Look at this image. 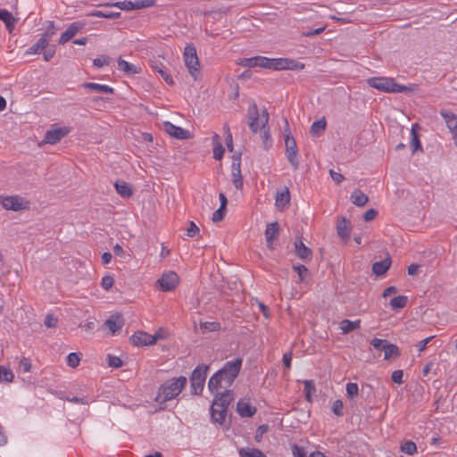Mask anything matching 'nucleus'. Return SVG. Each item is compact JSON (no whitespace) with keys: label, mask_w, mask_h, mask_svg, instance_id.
<instances>
[{"label":"nucleus","mask_w":457,"mask_h":457,"mask_svg":"<svg viewBox=\"0 0 457 457\" xmlns=\"http://www.w3.org/2000/svg\"><path fill=\"white\" fill-rule=\"evenodd\" d=\"M154 3H155L154 0H137V1L134 2V9L137 10V9H142V8H145V7H150V6H153L154 4Z\"/></svg>","instance_id":"48"},{"label":"nucleus","mask_w":457,"mask_h":457,"mask_svg":"<svg viewBox=\"0 0 457 457\" xmlns=\"http://www.w3.org/2000/svg\"><path fill=\"white\" fill-rule=\"evenodd\" d=\"M240 166L241 159L239 157H234L231 164V178L237 189H241L244 185Z\"/></svg>","instance_id":"15"},{"label":"nucleus","mask_w":457,"mask_h":457,"mask_svg":"<svg viewBox=\"0 0 457 457\" xmlns=\"http://www.w3.org/2000/svg\"><path fill=\"white\" fill-rule=\"evenodd\" d=\"M411 145L413 147V152H416L417 150L421 149V145H420V139H419L418 135L413 127L411 128Z\"/></svg>","instance_id":"47"},{"label":"nucleus","mask_w":457,"mask_h":457,"mask_svg":"<svg viewBox=\"0 0 457 457\" xmlns=\"http://www.w3.org/2000/svg\"><path fill=\"white\" fill-rule=\"evenodd\" d=\"M248 126L253 133H260L262 144L265 149H269L272 145L270 137V128L268 126L269 113L264 109L260 113L255 103H252L247 109Z\"/></svg>","instance_id":"2"},{"label":"nucleus","mask_w":457,"mask_h":457,"mask_svg":"<svg viewBox=\"0 0 457 457\" xmlns=\"http://www.w3.org/2000/svg\"><path fill=\"white\" fill-rule=\"evenodd\" d=\"M84 24L82 22H73L68 29L61 35L59 44L63 45L71 39L79 30L82 29Z\"/></svg>","instance_id":"17"},{"label":"nucleus","mask_w":457,"mask_h":457,"mask_svg":"<svg viewBox=\"0 0 457 457\" xmlns=\"http://www.w3.org/2000/svg\"><path fill=\"white\" fill-rule=\"evenodd\" d=\"M408 298L405 295L395 296L390 301V306L392 309H401L403 308L407 303Z\"/></svg>","instance_id":"38"},{"label":"nucleus","mask_w":457,"mask_h":457,"mask_svg":"<svg viewBox=\"0 0 457 457\" xmlns=\"http://www.w3.org/2000/svg\"><path fill=\"white\" fill-rule=\"evenodd\" d=\"M440 114L443 117L445 125L452 134L453 140L457 147V115L448 110H441Z\"/></svg>","instance_id":"12"},{"label":"nucleus","mask_w":457,"mask_h":457,"mask_svg":"<svg viewBox=\"0 0 457 457\" xmlns=\"http://www.w3.org/2000/svg\"><path fill=\"white\" fill-rule=\"evenodd\" d=\"M0 204L5 210L15 212L29 208V202L19 195L0 196Z\"/></svg>","instance_id":"8"},{"label":"nucleus","mask_w":457,"mask_h":457,"mask_svg":"<svg viewBox=\"0 0 457 457\" xmlns=\"http://www.w3.org/2000/svg\"><path fill=\"white\" fill-rule=\"evenodd\" d=\"M118 70L127 75H135L141 72V68L136 64L128 62L122 58L117 60Z\"/></svg>","instance_id":"19"},{"label":"nucleus","mask_w":457,"mask_h":457,"mask_svg":"<svg viewBox=\"0 0 457 457\" xmlns=\"http://www.w3.org/2000/svg\"><path fill=\"white\" fill-rule=\"evenodd\" d=\"M113 283H114L113 278L112 276L107 275V276L103 277L102 281H101V286L104 289L109 290L110 288L112 287Z\"/></svg>","instance_id":"49"},{"label":"nucleus","mask_w":457,"mask_h":457,"mask_svg":"<svg viewBox=\"0 0 457 457\" xmlns=\"http://www.w3.org/2000/svg\"><path fill=\"white\" fill-rule=\"evenodd\" d=\"M434 338V336H431V337H428L423 340H420V342H418L416 344V347L418 349V351L420 353L423 352L426 347H427V345Z\"/></svg>","instance_id":"57"},{"label":"nucleus","mask_w":457,"mask_h":457,"mask_svg":"<svg viewBox=\"0 0 457 457\" xmlns=\"http://www.w3.org/2000/svg\"><path fill=\"white\" fill-rule=\"evenodd\" d=\"M124 325L123 318L120 314H113L104 322V327H106L110 332L113 335Z\"/></svg>","instance_id":"18"},{"label":"nucleus","mask_w":457,"mask_h":457,"mask_svg":"<svg viewBox=\"0 0 457 457\" xmlns=\"http://www.w3.org/2000/svg\"><path fill=\"white\" fill-rule=\"evenodd\" d=\"M304 394L306 400L311 403L312 400V395L315 393V386L312 380H304Z\"/></svg>","instance_id":"39"},{"label":"nucleus","mask_w":457,"mask_h":457,"mask_svg":"<svg viewBox=\"0 0 457 457\" xmlns=\"http://www.w3.org/2000/svg\"><path fill=\"white\" fill-rule=\"evenodd\" d=\"M184 62L191 76L196 79L199 75V61L196 55L195 48L189 45L184 50Z\"/></svg>","instance_id":"7"},{"label":"nucleus","mask_w":457,"mask_h":457,"mask_svg":"<svg viewBox=\"0 0 457 457\" xmlns=\"http://www.w3.org/2000/svg\"><path fill=\"white\" fill-rule=\"evenodd\" d=\"M197 233H199L198 227L195 224V222L190 221L189 227L187 229V236L189 237H195Z\"/></svg>","instance_id":"58"},{"label":"nucleus","mask_w":457,"mask_h":457,"mask_svg":"<svg viewBox=\"0 0 457 457\" xmlns=\"http://www.w3.org/2000/svg\"><path fill=\"white\" fill-rule=\"evenodd\" d=\"M187 382V378L184 376L167 380L160 386L154 401L159 403H163L173 400L181 393Z\"/></svg>","instance_id":"5"},{"label":"nucleus","mask_w":457,"mask_h":457,"mask_svg":"<svg viewBox=\"0 0 457 457\" xmlns=\"http://www.w3.org/2000/svg\"><path fill=\"white\" fill-rule=\"evenodd\" d=\"M200 328L204 332H212L218 331L220 328V325L216 321H205L200 323Z\"/></svg>","instance_id":"40"},{"label":"nucleus","mask_w":457,"mask_h":457,"mask_svg":"<svg viewBox=\"0 0 457 457\" xmlns=\"http://www.w3.org/2000/svg\"><path fill=\"white\" fill-rule=\"evenodd\" d=\"M240 457H266L262 451L256 448H242L239 450Z\"/></svg>","instance_id":"35"},{"label":"nucleus","mask_w":457,"mask_h":457,"mask_svg":"<svg viewBox=\"0 0 457 457\" xmlns=\"http://www.w3.org/2000/svg\"><path fill=\"white\" fill-rule=\"evenodd\" d=\"M286 156L295 170L298 169L300 161L295 138L290 135L285 137Z\"/></svg>","instance_id":"10"},{"label":"nucleus","mask_w":457,"mask_h":457,"mask_svg":"<svg viewBox=\"0 0 457 457\" xmlns=\"http://www.w3.org/2000/svg\"><path fill=\"white\" fill-rule=\"evenodd\" d=\"M383 351H384L385 360L395 358L400 355L399 348L395 345L389 344L387 342H386V344H384Z\"/></svg>","instance_id":"32"},{"label":"nucleus","mask_w":457,"mask_h":457,"mask_svg":"<svg viewBox=\"0 0 457 457\" xmlns=\"http://www.w3.org/2000/svg\"><path fill=\"white\" fill-rule=\"evenodd\" d=\"M83 87L87 89H91L96 92L103 93V94H112L113 93V88L103 84L94 83V82H86L83 84Z\"/></svg>","instance_id":"30"},{"label":"nucleus","mask_w":457,"mask_h":457,"mask_svg":"<svg viewBox=\"0 0 457 457\" xmlns=\"http://www.w3.org/2000/svg\"><path fill=\"white\" fill-rule=\"evenodd\" d=\"M152 68L155 70L162 77V79L169 84L173 85V79L169 75V73L164 70L163 65L162 63H158L157 62H152Z\"/></svg>","instance_id":"33"},{"label":"nucleus","mask_w":457,"mask_h":457,"mask_svg":"<svg viewBox=\"0 0 457 457\" xmlns=\"http://www.w3.org/2000/svg\"><path fill=\"white\" fill-rule=\"evenodd\" d=\"M242 362L243 360L241 358L227 361L223 368L214 373L209 379V390L214 392L220 387L229 386L239 374Z\"/></svg>","instance_id":"3"},{"label":"nucleus","mask_w":457,"mask_h":457,"mask_svg":"<svg viewBox=\"0 0 457 457\" xmlns=\"http://www.w3.org/2000/svg\"><path fill=\"white\" fill-rule=\"evenodd\" d=\"M179 278L174 271L164 272L156 281L157 286L162 291L168 292L176 288L179 285Z\"/></svg>","instance_id":"11"},{"label":"nucleus","mask_w":457,"mask_h":457,"mask_svg":"<svg viewBox=\"0 0 457 457\" xmlns=\"http://www.w3.org/2000/svg\"><path fill=\"white\" fill-rule=\"evenodd\" d=\"M238 64L247 68H264L273 71H301L304 68V64L289 58H268L264 56H254L251 58H244L238 62Z\"/></svg>","instance_id":"1"},{"label":"nucleus","mask_w":457,"mask_h":457,"mask_svg":"<svg viewBox=\"0 0 457 457\" xmlns=\"http://www.w3.org/2000/svg\"><path fill=\"white\" fill-rule=\"evenodd\" d=\"M295 270L297 272L300 281L305 280V275L308 272V270L303 265H297L294 267Z\"/></svg>","instance_id":"53"},{"label":"nucleus","mask_w":457,"mask_h":457,"mask_svg":"<svg viewBox=\"0 0 457 457\" xmlns=\"http://www.w3.org/2000/svg\"><path fill=\"white\" fill-rule=\"evenodd\" d=\"M234 400V393L231 390H226L224 393L217 395L213 403H217L219 405L228 409L229 403Z\"/></svg>","instance_id":"26"},{"label":"nucleus","mask_w":457,"mask_h":457,"mask_svg":"<svg viewBox=\"0 0 457 457\" xmlns=\"http://www.w3.org/2000/svg\"><path fill=\"white\" fill-rule=\"evenodd\" d=\"M292 454L294 457H306L303 448H301L296 445H292Z\"/></svg>","instance_id":"59"},{"label":"nucleus","mask_w":457,"mask_h":457,"mask_svg":"<svg viewBox=\"0 0 457 457\" xmlns=\"http://www.w3.org/2000/svg\"><path fill=\"white\" fill-rule=\"evenodd\" d=\"M107 6H116L120 8V10H126V11H131L134 9V2L131 1H124V2H115L107 4Z\"/></svg>","instance_id":"44"},{"label":"nucleus","mask_w":457,"mask_h":457,"mask_svg":"<svg viewBox=\"0 0 457 457\" xmlns=\"http://www.w3.org/2000/svg\"><path fill=\"white\" fill-rule=\"evenodd\" d=\"M13 378L14 375L10 369L0 366V381L12 382Z\"/></svg>","instance_id":"42"},{"label":"nucleus","mask_w":457,"mask_h":457,"mask_svg":"<svg viewBox=\"0 0 457 457\" xmlns=\"http://www.w3.org/2000/svg\"><path fill=\"white\" fill-rule=\"evenodd\" d=\"M224 131L226 134V145L229 151L233 150V144H232V135L230 133L229 128L228 125L224 126Z\"/></svg>","instance_id":"56"},{"label":"nucleus","mask_w":457,"mask_h":457,"mask_svg":"<svg viewBox=\"0 0 457 457\" xmlns=\"http://www.w3.org/2000/svg\"><path fill=\"white\" fill-rule=\"evenodd\" d=\"M224 210L225 209H221L220 207L216 210L213 213H212V221L213 222H218V221H220L223 218H224Z\"/></svg>","instance_id":"60"},{"label":"nucleus","mask_w":457,"mask_h":457,"mask_svg":"<svg viewBox=\"0 0 457 457\" xmlns=\"http://www.w3.org/2000/svg\"><path fill=\"white\" fill-rule=\"evenodd\" d=\"M401 451L408 455H413L417 452V446L412 441H406L401 445Z\"/></svg>","instance_id":"43"},{"label":"nucleus","mask_w":457,"mask_h":457,"mask_svg":"<svg viewBox=\"0 0 457 457\" xmlns=\"http://www.w3.org/2000/svg\"><path fill=\"white\" fill-rule=\"evenodd\" d=\"M227 409L212 402L211 406L212 420L216 423L222 424L225 421Z\"/></svg>","instance_id":"21"},{"label":"nucleus","mask_w":457,"mask_h":457,"mask_svg":"<svg viewBox=\"0 0 457 457\" xmlns=\"http://www.w3.org/2000/svg\"><path fill=\"white\" fill-rule=\"evenodd\" d=\"M326 129V120L325 119H321L320 120L314 121L311 127V133L314 136H320L324 132Z\"/></svg>","instance_id":"36"},{"label":"nucleus","mask_w":457,"mask_h":457,"mask_svg":"<svg viewBox=\"0 0 457 457\" xmlns=\"http://www.w3.org/2000/svg\"><path fill=\"white\" fill-rule=\"evenodd\" d=\"M359 387L356 383L346 384V394L349 398H354L358 395Z\"/></svg>","instance_id":"46"},{"label":"nucleus","mask_w":457,"mask_h":457,"mask_svg":"<svg viewBox=\"0 0 457 457\" xmlns=\"http://www.w3.org/2000/svg\"><path fill=\"white\" fill-rule=\"evenodd\" d=\"M366 82L370 87L385 93H409L415 91L417 88L414 84L408 86L398 84L395 79L390 77H372L368 79Z\"/></svg>","instance_id":"4"},{"label":"nucleus","mask_w":457,"mask_h":457,"mask_svg":"<svg viewBox=\"0 0 457 457\" xmlns=\"http://www.w3.org/2000/svg\"><path fill=\"white\" fill-rule=\"evenodd\" d=\"M130 341L132 345L136 346H146L154 345V338L152 337V335L144 331H137L134 333L130 337Z\"/></svg>","instance_id":"16"},{"label":"nucleus","mask_w":457,"mask_h":457,"mask_svg":"<svg viewBox=\"0 0 457 457\" xmlns=\"http://www.w3.org/2000/svg\"><path fill=\"white\" fill-rule=\"evenodd\" d=\"M378 212L374 209L368 210L363 216L365 221H370L376 218Z\"/></svg>","instance_id":"61"},{"label":"nucleus","mask_w":457,"mask_h":457,"mask_svg":"<svg viewBox=\"0 0 457 457\" xmlns=\"http://www.w3.org/2000/svg\"><path fill=\"white\" fill-rule=\"evenodd\" d=\"M162 129L167 134L177 139H187L190 137V132L188 130L176 126L170 121H164L162 123Z\"/></svg>","instance_id":"14"},{"label":"nucleus","mask_w":457,"mask_h":457,"mask_svg":"<svg viewBox=\"0 0 457 457\" xmlns=\"http://www.w3.org/2000/svg\"><path fill=\"white\" fill-rule=\"evenodd\" d=\"M361 327V320H357L354 321H352L350 320H343L340 322V329L342 331V334L345 335L350 333L351 331H353L355 329L360 328Z\"/></svg>","instance_id":"28"},{"label":"nucleus","mask_w":457,"mask_h":457,"mask_svg":"<svg viewBox=\"0 0 457 457\" xmlns=\"http://www.w3.org/2000/svg\"><path fill=\"white\" fill-rule=\"evenodd\" d=\"M117 193L125 198H128L132 195V188L125 181H117L114 185Z\"/></svg>","instance_id":"31"},{"label":"nucleus","mask_w":457,"mask_h":457,"mask_svg":"<svg viewBox=\"0 0 457 457\" xmlns=\"http://www.w3.org/2000/svg\"><path fill=\"white\" fill-rule=\"evenodd\" d=\"M167 337L166 330L162 328H160L154 335H152V337L154 338V344L159 339H164Z\"/></svg>","instance_id":"62"},{"label":"nucleus","mask_w":457,"mask_h":457,"mask_svg":"<svg viewBox=\"0 0 457 457\" xmlns=\"http://www.w3.org/2000/svg\"><path fill=\"white\" fill-rule=\"evenodd\" d=\"M93 16L100 17V18H107V19H114L119 18L120 16V12H102L96 11L92 13Z\"/></svg>","instance_id":"45"},{"label":"nucleus","mask_w":457,"mask_h":457,"mask_svg":"<svg viewBox=\"0 0 457 457\" xmlns=\"http://www.w3.org/2000/svg\"><path fill=\"white\" fill-rule=\"evenodd\" d=\"M54 33V23L51 22L50 28L47 29L42 37L26 51L25 54L31 55L40 54L47 47L49 41L52 39Z\"/></svg>","instance_id":"9"},{"label":"nucleus","mask_w":457,"mask_h":457,"mask_svg":"<svg viewBox=\"0 0 457 457\" xmlns=\"http://www.w3.org/2000/svg\"><path fill=\"white\" fill-rule=\"evenodd\" d=\"M237 411L241 417H252L255 411V407H253L250 404L249 400L247 399H241L238 401L237 405Z\"/></svg>","instance_id":"22"},{"label":"nucleus","mask_w":457,"mask_h":457,"mask_svg":"<svg viewBox=\"0 0 457 457\" xmlns=\"http://www.w3.org/2000/svg\"><path fill=\"white\" fill-rule=\"evenodd\" d=\"M71 132V129L68 127H55L48 130L46 135L44 141L46 144H56L65 136Z\"/></svg>","instance_id":"13"},{"label":"nucleus","mask_w":457,"mask_h":457,"mask_svg":"<svg viewBox=\"0 0 457 457\" xmlns=\"http://www.w3.org/2000/svg\"><path fill=\"white\" fill-rule=\"evenodd\" d=\"M295 253L300 259L303 261H309L312 256V250L307 247L301 240L295 242Z\"/></svg>","instance_id":"23"},{"label":"nucleus","mask_w":457,"mask_h":457,"mask_svg":"<svg viewBox=\"0 0 457 457\" xmlns=\"http://www.w3.org/2000/svg\"><path fill=\"white\" fill-rule=\"evenodd\" d=\"M351 200L354 205L362 207L368 203L369 197L360 189H355L351 195Z\"/></svg>","instance_id":"29"},{"label":"nucleus","mask_w":457,"mask_h":457,"mask_svg":"<svg viewBox=\"0 0 457 457\" xmlns=\"http://www.w3.org/2000/svg\"><path fill=\"white\" fill-rule=\"evenodd\" d=\"M337 230L338 236L343 239L346 240L349 238V228L347 227L346 220L343 218L337 222Z\"/></svg>","instance_id":"34"},{"label":"nucleus","mask_w":457,"mask_h":457,"mask_svg":"<svg viewBox=\"0 0 457 457\" xmlns=\"http://www.w3.org/2000/svg\"><path fill=\"white\" fill-rule=\"evenodd\" d=\"M208 369L207 365H199L193 370L190 378L192 394L200 395L202 393Z\"/></svg>","instance_id":"6"},{"label":"nucleus","mask_w":457,"mask_h":457,"mask_svg":"<svg viewBox=\"0 0 457 457\" xmlns=\"http://www.w3.org/2000/svg\"><path fill=\"white\" fill-rule=\"evenodd\" d=\"M278 228H279L278 223L272 222V223L269 224L265 229V237H266L267 246L270 249L273 248L272 241L278 236Z\"/></svg>","instance_id":"25"},{"label":"nucleus","mask_w":457,"mask_h":457,"mask_svg":"<svg viewBox=\"0 0 457 457\" xmlns=\"http://www.w3.org/2000/svg\"><path fill=\"white\" fill-rule=\"evenodd\" d=\"M108 365L112 368H120L122 366V361L120 357L108 355Z\"/></svg>","instance_id":"50"},{"label":"nucleus","mask_w":457,"mask_h":457,"mask_svg":"<svg viewBox=\"0 0 457 457\" xmlns=\"http://www.w3.org/2000/svg\"><path fill=\"white\" fill-rule=\"evenodd\" d=\"M81 360V354L79 353H71L68 354L66 361L67 365L71 368H76L79 366V361Z\"/></svg>","instance_id":"41"},{"label":"nucleus","mask_w":457,"mask_h":457,"mask_svg":"<svg viewBox=\"0 0 457 457\" xmlns=\"http://www.w3.org/2000/svg\"><path fill=\"white\" fill-rule=\"evenodd\" d=\"M268 430V426L266 425H261L258 427L256 435H255V440L259 442L261 440V437L264 433H266Z\"/></svg>","instance_id":"63"},{"label":"nucleus","mask_w":457,"mask_h":457,"mask_svg":"<svg viewBox=\"0 0 457 457\" xmlns=\"http://www.w3.org/2000/svg\"><path fill=\"white\" fill-rule=\"evenodd\" d=\"M332 179L337 183L340 184L344 180V176L341 173L336 172L333 170H329Z\"/></svg>","instance_id":"64"},{"label":"nucleus","mask_w":457,"mask_h":457,"mask_svg":"<svg viewBox=\"0 0 457 457\" xmlns=\"http://www.w3.org/2000/svg\"><path fill=\"white\" fill-rule=\"evenodd\" d=\"M220 137L215 134L213 137V140L215 141V145L213 147V157L216 160H220L223 157L225 149L222 145L219 142Z\"/></svg>","instance_id":"37"},{"label":"nucleus","mask_w":457,"mask_h":457,"mask_svg":"<svg viewBox=\"0 0 457 457\" xmlns=\"http://www.w3.org/2000/svg\"><path fill=\"white\" fill-rule=\"evenodd\" d=\"M58 320L51 314L46 315L44 324L47 328H55L57 326Z\"/></svg>","instance_id":"54"},{"label":"nucleus","mask_w":457,"mask_h":457,"mask_svg":"<svg viewBox=\"0 0 457 457\" xmlns=\"http://www.w3.org/2000/svg\"><path fill=\"white\" fill-rule=\"evenodd\" d=\"M110 63V58L107 56H101L93 60V64L96 67H103L104 65H108Z\"/></svg>","instance_id":"52"},{"label":"nucleus","mask_w":457,"mask_h":457,"mask_svg":"<svg viewBox=\"0 0 457 457\" xmlns=\"http://www.w3.org/2000/svg\"><path fill=\"white\" fill-rule=\"evenodd\" d=\"M333 411L337 416L343 415V402L341 400H336L332 406Z\"/></svg>","instance_id":"55"},{"label":"nucleus","mask_w":457,"mask_h":457,"mask_svg":"<svg viewBox=\"0 0 457 457\" xmlns=\"http://www.w3.org/2000/svg\"><path fill=\"white\" fill-rule=\"evenodd\" d=\"M0 20L4 22L7 29L12 32L16 24V19L7 10H0Z\"/></svg>","instance_id":"27"},{"label":"nucleus","mask_w":457,"mask_h":457,"mask_svg":"<svg viewBox=\"0 0 457 457\" xmlns=\"http://www.w3.org/2000/svg\"><path fill=\"white\" fill-rule=\"evenodd\" d=\"M290 202V194L287 187L277 191L275 196V205L278 210H284Z\"/></svg>","instance_id":"20"},{"label":"nucleus","mask_w":457,"mask_h":457,"mask_svg":"<svg viewBox=\"0 0 457 457\" xmlns=\"http://www.w3.org/2000/svg\"><path fill=\"white\" fill-rule=\"evenodd\" d=\"M403 371L402 370H396L393 371L391 378L394 383L401 385L403 383Z\"/></svg>","instance_id":"51"},{"label":"nucleus","mask_w":457,"mask_h":457,"mask_svg":"<svg viewBox=\"0 0 457 457\" xmlns=\"http://www.w3.org/2000/svg\"><path fill=\"white\" fill-rule=\"evenodd\" d=\"M391 266L390 257H386L384 260L376 262L372 265V271L377 276H383L386 273Z\"/></svg>","instance_id":"24"}]
</instances>
